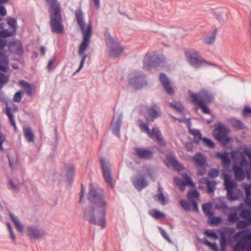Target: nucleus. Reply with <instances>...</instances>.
Instances as JSON below:
<instances>
[{"mask_svg":"<svg viewBox=\"0 0 251 251\" xmlns=\"http://www.w3.org/2000/svg\"><path fill=\"white\" fill-rule=\"evenodd\" d=\"M251 222H248L247 221H240L237 224V228L238 229H242L246 228L250 225Z\"/></svg>","mask_w":251,"mask_h":251,"instance_id":"09e8293b","label":"nucleus"},{"mask_svg":"<svg viewBox=\"0 0 251 251\" xmlns=\"http://www.w3.org/2000/svg\"><path fill=\"white\" fill-rule=\"evenodd\" d=\"M150 214L156 219H160L165 217V214L157 209H152L150 211Z\"/></svg>","mask_w":251,"mask_h":251,"instance_id":"2f4dec72","label":"nucleus"},{"mask_svg":"<svg viewBox=\"0 0 251 251\" xmlns=\"http://www.w3.org/2000/svg\"><path fill=\"white\" fill-rule=\"evenodd\" d=\"M10 51L18 55H22L23 53V48L22 43L19 41H14L10 42L8 45Z\"/></svg>","mask_w":251,"mask_h":251,"instance_id":"f3484780","label":"nucleus"},{"mask_svg":"<svg viewBox=\"0 0 251 251\" xmlns=\"http://www.w3.org/2000/svg\"><path fill=\"white\" fill-rule=\"evenodd\" d=\"M192 94L196 96V99L203 101V103H209L213 101L214 97L213 95L209 93L207 90L202 89L197 93H194L189 92L190 97L193 101Z\"/></svg>","mask_w":251,"mask_h":251,"instance_id":"f8f14e48","label":"nucleus"},{"mask_svg":"<svg viewBox=\"0 0 251 251\" xmlns=\"http://www.w3.org/2000/svg\"><path fill=\"white\" fill-rule=\"evenodd\" d=\"M8 79L4 74L0 73V84H3L7 83Z\"/></svg>","mask_w":251,"mask_h":251,"instance_id":"680f3d73","label":"nucleus"},{"mask_svg":"<svg viewBox=\"0 0 251 251\" xmlns=\"http://www.w3.org/2000/svg\"><path fill=\"white\" fill-rule=\"evenodd\" d=\"M216 157L221 159L222 163L225 167H228L230 164V160L229 158L228 153L227 152H217L216 154Z\"/></svg>","mask_w":251,"mask_h":251,"instance_id":"5701e85b","label":"nucleus"},{"mask_svg":"<svg viewBox=\"0 0 251 251\" xmlns=\"http://www.w3.org/2000/svg\"><path fill=\"white\" fill-rule=\"evenodd\" d=\"M8 214L14 224L19 221V219L10 211H9Z\"/></svg>","mask_w":251,"mask_h":251,"instance_id":"338daca9","label":"nucleus"},{"mask_svg":"<svg viewBox=\"0 0 251 251\" xmlns=\"http://www.w3.org/2000/svg\"><path fill=\"white\" fill-rule=\"evenodd\" d=\"M138 124L139 126L140 127L141 130L148 134L149 133V131H150L148 125L147 124L144 123L143 122V121L141 120H138Z\"/></svg>","mask_w":251,"mask_h":251,"instance_id":"ea45409f","label":"nucleus"},{"mask_svg":"<svg viewBox=\"0 0 251 251\" xmlns=\"http://www.w3.org/2000/svg\"><path fill=\"white\" fill-rule=\"evenodd\" d=\"M192 96L193 97V102L199 105L203 113L211 114V111L209 108L205 105V103H203V101L201 100H197L195 95L192 94Z\"/></svg>","mask_w":251,"mask_h":251,"instance_id":"b1692460","label":"nucleus"},{"mask_svg":"<svg viewBox=\"0 0 251 251\" xmlns=\"http://www.w3.org/2000/svg\"><path fill=\"white\" fill-rule=\"evenodd\" d=\"M227 243V241L224 235H222L220 238V245L221 246V250L220 251H225V247Z\"/></svg>","mask_w":251,"mask_h":251,"instance_id":"8fccbe9b","label":"nucleus"},{"mask_svg":"<svg viewBox=\"0 0 251 251\" xmlns=\"http://www.w3.org/2000/svg\"><path fill=\"white\" fill-rule=\"evenodd\" d=\"M233 170L234 173L235 178L239 180L242 181L245 177L246 174L242 168L241 166H238L237 165H234L233 166Z\"/></svg>","mask_w":251,"mask_h":251,"instance_id":"4be33fe9","label":"nucleus"},{"mask_svg":"<svg viewBox=\"0 0 251 251\" xmlns=\"http://www.w3.org/2000/svg\"><path fill=\"white\" fill-rule=\"evenodd\" d=\"M227 196L228 199L230 200H234L237 198V196L233 193V190H230L229 193L227 192Z\"/></svg>","mask_w":251,"mask_h":251,"instance_id":"0e129e2a","label":"nucleus"},{"mask_svg":"<svg viewBox=\"0 0 251 251\" xmlns=\"http://www.w3.org/2000/svg\"><path fill=\"white\" fill-rule=\"evenodd\" d=\"M122 122V115L118 114L114 115L111 124L112 132L117 137H120V130Z\"/></svg>","mask_w":251,"mask_h":251,"instance_id":"ddd939ff","label":"nucleus"},{"mask_svg":"<svg viewBox=\"0 0 251 251\" xmlns=\"http://www.w3.org/2000/svg\"><path fill=\"white\" fill-rule=\"evenodd\" d=\"M203 244L209 247L214 251H220L218 248L216 243H211L209 242L207 239L203 240Z\"/></svg>","mask_w":251,"mask_h":251,"instance_id":"49530a36","label":"nucleus"},{"mask_svg":"<svg viewBox=\"0 0 251 251\" xmlns=\"http://www.w3.org/2000/svg\"><path fill=\"white\" fill-rule=\"evenodd\" d=\"M155 201L160 202L162 205H165L167 203V199L165 197L163 193V189L158 183V194L153 197Z\"/></svg>","mask_w":251,"mask_h":251,"instance_id":"393cba45","label":"nucleus"},{"mask_svg":"<svg viewBox=\"0 0 251 251\" xmlns=\"http://www.w3.org/2000/svg\"><path fill=\"white\" fill-rule=\"evenodd\" d=\"M229 122L231 126L236 129H242L244 128L243 123L239 120L236 119H230Z\"/></svg>","mask_w":251,"mask_h":251,"instance_id":"c85d7f7f","label":"nucleus"},{"mask_svg":"<svg viewBox=\"0 0 251 251\" xmlns=\"http://www.w3.org/2000/svg\"><path fill=\"white\" fill-rule=\"evenodd\" d=\"M133 153L143 159H150L153 155V151L147 148H135Z\"/></svg>","mask_w":251,"mask_h":251,"instance_id":"2eb2a0df","label":"nucleus"},{"mask_svg":"<svg viewBox=\"0 0 251 251\" xmlns=\"http://www.w3.org/2000/svg\"><path fill=\"white\" fill-rule=\"evenodd\" d=\"M7 24L12 29V31L10 32L13 33V35L15 34L17 28V24L16 20L14 18H10L8 19Z\"/></svg>","mask_w":251,"mask_h":251,"instance_id":"72a5a7b5","label":"nucleus"},{"mask_svg":"<svg viewBox=\"0 0 251 251\" xmlns=\"http://www.w3.org/2000/svg\"><path fill=\"white\" fill-rule=\"evenodd\" d=\"M23 94V92L21 91H18L14 95V101L15 102H20L21 100L22 99V94Z\"/></svg>","mask_w":251,"mask_h":251,"instance_id":"052dcab7","label":"nucleus"},{"mask_svg":"<svg viewBox=\"0 0 251 251\" xmlns=\"http://www.w3.org/2000/svg\"><path fill=\"white\" fill-rule=\"evenodd\" d=\"M167 165L172 166L175 169L179 171L183 169V166L176 159V158L171 155H167L166 157Z\"/></svg>","mask_w":251,"mask_h":251,"instance_id":"412c9836","label":"nucleus"},{"mask_svg":"<svg viewBox=\"0 0 251 251\" xmlns=\"http://www.w3.org/2000/svg\"><path fill=\"white\" fill-rule=\"evenodd\" d=\"M148 134L151 138L155 139L159 145L164 146L165 145V142L163 139L160 131L158 128L155 127L153 128L152 130H150Z\"/></svg>","mask_w":251,"mask_h":251,"instance_id":"6ab92c4d","label":"nucleus"},{"mask_svg":"<svg viewBox=\"0 0 251 251\" xmlns=\"http://www.w3.org/2000/svg\"><path fill=\"white\" fill-rule=\"evenodd\" d=\"M215 137L219 141L226 143L229 142L230 138L227 137V129L222 124L215 126Z\"/></svg>","mask_w":251,"mask_h":251,"instance_id":"1a4fd4ad","label":"nucleus"},{"mask_svg":"<svg viewBox=\"0 0 251 251\" xmlns=\"http://www.w3.org/2000/svg\"><path fill=\"white\" fill-rule=\"evenodd\" d=\"M128 81L135 89H141L147 85L145 75L141 72H134L131 73L129 75Z\"/></svg>","mask_w":251,"mask_h":251,"instance_id":"423d86ee","label":"nucleus"},{"mask_svg":"<svg viewBox=\"0 0 251 251\" xmlns=\"http://www.w3.org/2000/svg\"><path fill=\"white\" fill-rule=\"evenodd\" d=\"M238 217L236 212L230 213L228 215L227 221L229 222L234 223L237 221Z\"/></svg>","mask_w":251,"mask_h":251,"instance_id":"c03bdc74","label":"nucleus"},{"mask_svg":"<svg viewBox=\"0 0 251 251\" xmlns=\"http://www.w3.org/2000/svg\"><path fill=\"white\" fill-rule=\"evenodd\" d=\"M199 197V193L197 190H193L190 191L187 194V197L189 201L193 200V198H198Z\"/></svg>","mask_w":251,"mask_h":251,"instance_id":"a18cd8bd","label":"nucleus"},{"mask_svg":"<svg viewBox=\"0 0 251 251\" xmlns=\"http://www.w3.org/2000/svg\"><path fill=\"white\" fill-rule=\"evenodd\" d=\"M24 135L26 140L29 142H33L34 141V135L29 127L24 128Z\"/></svg>","mask_w":251,"mask_h":251,"instance_id":"cd10ccee","label":"nucleus"},{"mask_svg":"<svg viewBox=\"0 0 251 251\" xmlns=\"http://www.w3.org/2000/svg\"><path fill=\"white\" fill-rule=\"evenodd\" d=\"M224 179L225 188L229 193L230 192V190H233L236 187V182L231 180V178L228 174L224 175Z\"/></svg>","mask_w":251,"mask_h":251,"instance_id":"aec40b11","label":"nucleus"},{"mask_svg":"<svg viewBox=\"0 0 251 251\" xmlns=\"http://www.w3.org/2000/svg\"><path fill=\"white\" fill-rule=\"evenodd\" d=\"M106 45L109 52V55L112 57H117L121 55L123 52L124 48L119 43L112 38L106 40Z\"/></svg>","mask_w":251,"mask_h":251,"instance_id":"0eeeda50","label":"nucleus"},{"mask_svg":"<svg viewBox=\"0 0 251 251\" xmlns=\"http://www.w3.org/2000/svg\"><path fill=\"white\" fill-rule=\"evenodd\" d=\"M185 56L189 63L195 68L197 69L201 66L211 65L215 66L213 63L207 62L203 59L199 52L195 50H189L185 52Z\"/></svg>","mask_w":251,"mask_h":251,"instance_id":"39448f33","label":"nucleus"},{"mask_svg":"<svg viewBox=\"0 0 251 251\" xmlns=\"http://www.w3.org/2000/svg\"><path fill=\"white\" fill-rule=\"evenodd\" d=\"M6 113L9 118L10 123L12 126H13L15 129L16 128V123L14 120L13 115L11 111V108L10 107H6Z\"/></svg>","mask_w":251,"mask_h":251,"instance_id":"473e14b6","label":"nucleus"},{"mask_svg":"<svg viewBox=\"0 0 251 251\" xmlns=\"http://www.w3.org/2000/svg\"><path fill=\"white\" fill-rule=\"evenodd\" d=\"M183 179L178 177H176L174 178V180L176 184L178 186L181 191L184 189V187L186 185H189L191 186H194V183L192 181L191 177L187 174H184L182 176Z\"/></svg>","mask_w":251,"mask_h":251,"instance_id":"4468645a","label":"nucleus"},{"mask_svg":"<svg viewBox=\"0 0 251 251\" xmlns=\"http://www.w3.org/2000/svg\"><path fill=\"white\" fill-rule=\"evenodd\" d=\"M210 218V222L212 225H218L222 221L221 217H209Z\"/></svg>","mask_w":251,"mask_h":251,"instance_id":"864d4df0","label":"nucleus"},{"mask_svg":"<svg viewBox=\"0 0 251 251\" xmlns=\"http://www.w3.org/2000/svg\"><path fill=\"white\" fill-rule=\"evenodd\" d=\"M211 209L212 206L210 203H204L202 205V210L204 213L209 217H211L213 216Z\"/></svg>","mask_w":251,"mask_h":251,"instance_id":"c756f323","label":"nucleus"},{"mask_svg":"<svg viewBox=\"0 0 251 251\" xmlns=\"http://www.w3.org/2000/svg\"><path fill=\"white\" fill-rule=\"evenodd\" d=\"M132 181L133 185L138 191H141L148 185V181L144 175H139L134 177Z\"/></svg>","mask_w":251,"mask_h":251,"instance_id":"dca6fc26","label":"nucleus"},{"mask_svg":"<svg viewBox=\"0 0 251 251\" xmlns=\"http://www.w3.org/2000/svg\"><path fill=\"white\" fill-rule=\"evenodd\" d=\"M244 249V245L242 243H238L234 246L233 251H240Z\"/></svg>","mask_w":251,"mask_h":251,"instance_id":"69168bd1","label":"nucleus"},{"mask_svg":"<svg viewBox=\"0 0 251 251\" xmlns=\"http://www.w3.org/2000/svg\"><path fill=\"white\" fill-rule=\"evenodd\" d=\"M147 172L148 173V175L150 177L151 179H152L153 180H154V179L156 178V176H155V172L151 168H148L147 169Z\"/></svg>","mask_w":251,"mask_h":251,"instance_id":"4d7b16f0","label":"nucleus"},{"mask_svg":"<svg viewBox=\"0 0 251 251\" xmlns=\"http://www.w3.org/2000/svg\"><path fill=\"white\" fill-rule=\"evenodd\" d=\"M4 24H0V37H7L13 35V33L9 32L7 29H4Z\"/></svg>","mask_w":251,"mask_h":251,"instance_id":"7c9ffc66","label":"nucleus"},{"mask_svg":"<svg viewBox=\"0 0 251 251\" xmlns=\"http://www.w3.org/2000/svg\"><path fill=\"white\" fill-rule=\"evenodd\" d=\"M193 160L197 166H206V157L201 153H196L193 157Z\"/></svg>","mask_w":251,"mask_h":251,"instance_id":"a878e982","label":"nucleus"},{"mask_svg":"<svg viewBox=\"0 0 251 251\" xmlns=\"http://www.w3.org/2000/svg\"><path fill=\"white\" fill-rule=\"evenodd\" d=\"M6 225L7 226L10 238L12 239V241L15 243L16 242V237L14 234V231L13 230L12 227L9 223H7L6 224Z\"/></svg>","mask_w":251,"mask_h":251,"instance_id":"79ce46f5","label":"nucleus"},{"mask_svg":"<svg viewBox=\"0 0 251 251\" xmlns=\"http://www.w3.org/2000/svg\"><path fill=\"white\" fill-rule=\"evenodd\" d=\"M199 168L198 170V175L203 176L206 173L205 166H198Z\"/></svg>","mask_w":251,"mask_h":251,"instance_id":"e2e57ef3","label":"nucleus"},{"mask_svg":"<svg viewBox=\"0 0 251 251\" xmlns=\"http://www.w3.org/2000/svg\"><path fill=\"white\" fill-rule=\"evenodd\" d=\"M88 199L92 206L87 207L84 212V218L89 223L104 228L106 224V208L107 202L101 191L96 189L89 185Z\"/></svg>","mask_w":251,"mask_h":251,"instance_id":"f257e3e1","label":"nucleus"},{"mask_svg":"<svg viewBox=\"0 0 251 251\" xmlns=\"http://www.w3.org/2000/svg\"><path fill=\"white\" fill-rule=\"evenodd\" d=\"M248 166V162L247 160L246 157L243 155H241V159L239 162V165L238 166H241V168H246Z\"/></svg>","mask_w":251,"mask_h":251,"instance_id":"603ef678","label":"nucleus"},{"mask_svg":"<svg viewBox=\"0 0 251 251\" xmlns=\"http://www.w3.org/2000/svg\"><path fill=\"white\" fill-rule=\"evenodd\" d=\"M190 133L194 136V141L198 143L202 139L201 135L199 130L196 129H192L190 130Z\"/></svg>","mask_w":251,"mask_h":251,"instance_id":"c9c22d12","label":"nucleus"},{"mask_svg":"<svg viewBox=\"0 0 251 251\" xmlns=\"http://www.w3.org/2000/svg\"><path fill=\"white\" fill-rule=\"evenodd\" d=\"M5 138L3 134L0 132V150L3 151V148L2 147V144L5 141Z\"/></svg>","mask_w":251,"mask_h":251,"instance_id":"774afa93","label":"nucleus"},{"mask_svg":"<svg viewBox=\"0 0 251 251\" xmlns=\"http://www.w3.org/2000/svg\"><path fill=\"white\" fill-rule=\"evenodd\" d=\"M219 175V171L214 169H212L208 172V176L212 178L216 177Z\"/></svg>","mask_w":251,"mask_h":251,"instance_id":"13d9d810","label":"nucleus"},{"mask_svg":"<svg viewBox=\"0 0 251 251\" xmlns=\"http://www.w3.org/2000/svg\"><path fill=\"white\" fill-rule=\"evenodd\" d=\"M180 204L185 210L188 211L190 210L191 205L187 201L181 200Z\"/></svg>","mask_w":251,"mask_h":251,"instance_id":"3c124183","label":"nucleus"},{"mask_svg":"<svg viewBox=\"0 0 251 251\" xmlns=\"http://www.w3.org/2000/svg\"><path fill=\"white\" fill-rule=\"evenodd\" d=\"M49 5L50 14V25L53 33H61L63 32L61 7L57 0H46Z\"/></svg>","mask_w":251,"mask_h":251,"instance_id":"7ed1b4c3","label":"nucleus"},{"mask_svg":"<svg viewBox=\"0 0 251 251\" xmlns=\"http://www.w3.org/2000/svg\"><path fill=\"white\" fill-rule=\"evenodd\" d=\"M160 81L168 94H173L174 92L173 88L171 86L170 81L164 74H161L159 77Z\"/></svg>","mask_w":251,"mask_h":251,"instance_id":"a211bd4d","label":"nucleus"},{"mask_svg":"<svg viewBox=\"0 0 251 251\" xmlns=\"http://www.w3.org/2000/svg\"><path fill=\"white\" fill-rule=\"evenodd\" d=\"M14 225L18 232L20 233H22L23 232L24 226L20 221L14 224Z\"/></svg>","mask_w":251,"mask_h":251,"instance_id":"bf43d9fd","label":"nucleus"},{"mask_svg":"<svg viewBox=\"0 0 251 251\" xmlns=\"http://www.w3.org/2000/svg\"><path fill=\"white\" fill-rule=\"evenodd\" d=\"M216 182L215 181H209L207 184V192L210 194L213 193L216 189Z\"/></svg>","mask_w":251,"mask_h":251,"instance_id":"4c0bfd02","label":"nucleus"},{"mask_svg":"<svg viewBox=\"0 0 251 251\" xmlns=\"http://www.w3.org/2000/svg\"><path fill=\"white\" fill-rule=\"evenodd\" d=\"M170 106L178 112H181L183 107L180 102H173L170 103Z\"/></svg>","mask_w":251,"mask_h":251,"instance_id":"37998d69","label":"nucleus"},{"mask_svg":"<svg viewBox=\"0 0 251 251\" xmlns=\"http://www.w3.org/2000/svg\"><path fill=\"white\" fill-rule=\"evenodd\" d=\"M6 44L5 40L0 39V70L6 72L9 68V60L3 52Z\"/></svg>","mask_w":251,"mask_h":251,"instance_id":"9b49d317","label":"nucleus"},{"mask_svg":"<svg viewBox=\"0 0 251 251\" xmlns=\"http://www.w3.org/2000/svg\"><path fill=\"white\" fill-rule=\"evenodd\" d=\"M75 167L73 165H69L67 167V170L66 171V176L68 179L71 178L73 177L74 175Z\"/></svg>","mask_w":251,"mask_h":251,"instance_id":"e433bc0d","label":"nucleus"},{"mask_svg":"<svg viewBox=\"0 0 251 251\" xmlns=\"http://www.w3.org/2000/svg\"><path fill=\"white\" fill-rule=\"evenodd\" d=\"M201 140H202L204 145L209 148H213L214 147V143L211 140L206 138L202 137V139Z\"/></svg>","mask_w":251,"mask_h":251,"instance_id":"de8ad7c7","label":"nucleus"},{"mask_svg":"<svg viewBox=\"0 0 251 251\" xmlns=\"http://www.w3.org/2000/svg\"><path fill=\"white\" fill-rule=\"evenodd\" d=\"M75 18L83 35V41L79 45L78 50V54L81 57V59L79 68L75 72V73H77L83 67L85 59L87 57V55L85 53V52L90 43V38L92 34V27L90 24L87 25L86 27H85L83 13L81 10L75 12Z\"/></svg>","mask_w":251,"mask_h":251,"instance_id":"f03ea898","label":"nucleus"},{"mask_svg":"<svg viewBox=\"0 0 251 251\" xmlns=\"http://www.w3.org/2000/svg\"><path fill=\"white\" fill-rule=\"evenodd\" d=\"M216 33V31H214L213 32V35L206 37L204 39V42L208 45H210L213 43L215 41Z\"/></svg>","mask_w":251,"mask_h":251,"instance_id":"a19ab883","label":"nucleus"},{"mask_svg":"<svg viewBox=\"0 0 251 251\" xmlns=\"http://www.w3.org/2000/svg\"><path fill=\"white\" fill-rule=\"evenodd\" d=\"M100 163L103 172V176L105 181H106L111 187H113V182L111 174L109 163L105 158H101Z\"/></svg>","mask_w":251,"mask_h":251,"instance_id":"9d476101","label":"nucleus"},{"mask_svg":"<svg viewBox=\"0 0 251 251\" xmlns=\"http://www.w3.org/2000/svg\"><path fill=\"white\" fill-rule=\"evenodd\" d=\"M245 192L246 195V202L247 204L248 203V201H251L250 197L251 196V184L246 185L245 186Z\"/></svg>","mask_w":251,"mask_h":251,"instance_id":"58836bf2","label":"nucleus"},{"mask_svg":"<svg viewBox=\"0 0 251 251\" xmlns=\"http://www.w3.org/2000/svg\"><path fill=\"white\" fill-rule=\"evenodd\" d=\"M147 114L152 119L156 118L160 116V109L156 105L151 106L148 109Z\"/></svg>","mask_w":251,"mask_h":251,"instance_id":"bb28decb","label":"nucleus"},{"mask_svg":"<svg viewBox=\"0 0 251 251\" xmlns=\"http://www.w3.org/2000/svg\"><path fill=\"white\" fill-rule=\"evenodd\" d=\"M26 234L30 239L39 240L46 235V231L36 226L30 225L26 227Z\"/></svg>","mask_w":251,"mask_h":251,"instance_id":"6e6552de","label":"nucleus"},{"mask_svg":"<svg viewBox=\"0 0 251 251\" xmlns=\"http://www.w3.org/2000/svg\"><path fill=\"white\" fill-rule=\"evenodd\" d=\"M204 234L207 236L213 238L214 239H218V237L217 234L212 230H206L204 232Z\"/></svg>","mask_w":251,"mask_h":251,"instance_id":"5fc2aeb1","label":"nucleus"},{"mask_svg":"<svg viewBox=\"0 0 251 251\" xmlns=\"http://www.w3.org/2000/svg\"><path fill=\"white\" fill-rule=\"evenodd\" d=\"M164 60L163 55L154 52L146 53L143 60V67L144 70H151L161 66Z\"/></svg>","mask_w":251,"mask_h":251,"instance_id":"20e7f679","label":"nucleus"},{"mask_svg":"<svg viewBox=\"0 0 251 251\" xmlns=\"http://www.w3.org/2000/svg\"><path fill=\"white\" fill-rule=\"evenodd\" d=\"M242 115L244 117L251 116V108L245 106L242 111Z\"/></svg>","mask_w":251,"mask_h":251,"instance_id":"6e6d98bb","label":"nucleus"},{"mask_svg":"<svg viewBox=\"0 0 251 251\" xmlns=\"http://www.w3.org/2000/svg\"><path fill=\"white\" fill-rule=\"evenodd\" d=\"M240 216L246 219L248 222H251V212L249 210H243L240 212Z\"/></svg>","mask_w":251,"mask_h":251,"instance_id":"f704fd0d","label":"nucleus"}]
</instances>
